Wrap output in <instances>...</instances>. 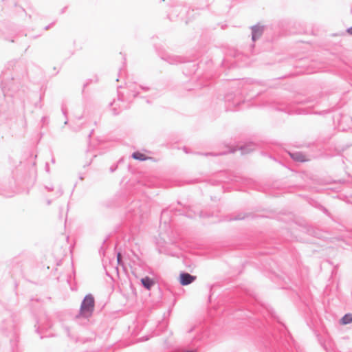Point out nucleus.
Masks as SVG:
<instances>
[{
    "mask_svg": "<svg viewBox=\"0 0 352 352\" xmlns=\"http://www.w3.org/2000/svg\"><path fill=\"white\" fill-rule=\"evenodd\" d=\"M253 150L251 144L245 145L242 148V154H247Z\"/></svg>",
    "mask_w": 352,
    "mask_h": 352,
    "instance_id": "obj_9",
    "label": "nucleus"
},
{
    "mask_svg": "<svg viewBox=\"0 0 352 352\" xmlns=\"http://www.w3.org/2000/svg\"><path fill=\"white\" fill-rule=\"evenodd\" d=\"M141 283L143 286L148 290L151 289V288L155 284V280L148 276L142 278L141 279Z\"/></svg>",
    "mask_w": 352,
    "mask_h": 352,
    "instance_id": "obj_5",
    "label": "nucleus"
},
{
    "mask_svg": "<svg viewBox=\"0 0 352 352\" xmlns=\"http://www.w3.org/2000/svg\"><path fill=\"white\" fill-rule=\"evenodd\" d=\"M254 85H256V86H265V85L261 84V83H256V84H254Z\"/></svg>",
    "mask_w": 352,
    "mask_h": 352,
    "instance_id": "obj_11",
    "label": "nucleus"
},
{
    "mask_svg": "<svg viewBox=\"0 0 352 352\" xmlns=\"http://www.w3.org/2000/svg\"><path fill=\"white\" fill-rule=\"evenodd\" d=\"M346 32L352 35V26L351 28H349L346 30Z\"/></svg>",
    "mask_w": 352,
    "mask_h": 352,
    "instance_id": "obj_10",
    "label": "nucleus"
},
{
    "mask_svg": "<svg viewBox=\"0 0 352 352\" xmlns=\"http://www.w3.org/2000/svg\"><path fill=\"white\" fill-rule=\"evenodd\" d=\"M117 88L118 89L122 88V86H118Z\"/></svg>",
    "mask_w": 352,
    "mask_h": 352,
    "instance_id": "obj_13",
    "label": "nucleus"
},
{
    "mask_svg": "<svg viewBox=\"0 0 352 352\" xmlns=\"http://www.w3.org/2000/svg\"><path fill=\"white\" fill-rule=\"evenodd\" d=\"M352 322V314H345L340 320V324L345 325Z\"/></svg>",
    "mask_w": 352,
    "mask_h": 352,
    "instance_id": "obj_7",
    "label": "nucleus"
},
{
    "mask_svg": "<svg viewBox=\"0 0 352 352\" xmlns=\"http://www.w3.org/2000/svg\"><path fill=\"white\" fill-rule=\"evenodd\" d=\"M132 157L135 160H140V161H144V160L150 159V157H146L145 154L142 153L138 152V151L133 153V155H132Z\"/></svg>",
    "mask_w": 352,
    "mask_h": 352,
    "instance_id": "obj_6",
    "label": "nucleus"
},
{
    "mask_svg": "<svg viewBox=\"0 0 352 352\" xmlns=\"http://www.w3.org/2000/svg\"><path fill=\"white\" fill-rule=\"evenodd\" d=\"M252 40L256 41L263 33L264 27L259 25H253L252 28Z\"/></svg>",
    "mask_w": 352,
    "mask_h": 352,
    "instance_id": "obj_3",
    "label": "nucleus"
},
{
    "mask_svg": "<svg viewBox=\"0 0 352 352\" xmlns=\"http://www.w3.org/2000/svg\"><path fill=\"white\" fill-rule=\"evenodd\" d=\"M197 279L195 276L190 275L188 273L183 272L179 274V283L183 285H188Z\"/></svg>",
    "mask_w": 352,
    "mask_h": 352,
    "instance_id": "obj_2",
    "label": "nucleus"
},
{
    "mask_svg": "<svg viewBox=\"0 0 352 352\" xmlns=\"http://www.w3.org/2000/svg\"><path fill=\"white\" fill-rule=\"evenodd\" d=\"M289 155L294 161L298 162H305L309 160L307 155L301 152L290 153Z\"/></svg>",
    "mask_w": 352,
    "mask_h": 352,
    "instance_id": "obj_4",
    "label": "nucleus"
},
{
    "mask_svg": "<svg viewBox=\"0 0 352 352\" xmlns=\"http://www.w3.org/2000/svg\"><path fill=\"white\" fill-rule=\"evenodd\" d=\"M50 25H47V26H46V27L45 28V30H48V29L50 28Z\"/></svg>",
    "mask_w": 352,
    "mask_h": 352,
    "instance_id": "obj_12",
    "label": "nucleus"
},
{
    "mask_svg": "<svg viewBox=\"0 0 352 352\" xmlns=\"http://www.w3.org/2000/svg\"><path fill=\"white\" fill-rule=\"evenodd\" d=\"M166 60L170 64H175V63L180 62V58L178 57H175V56H168V58L166 59Z\"/></svg>",
    "mask_w": 352,
    "mask_h": 352,
    "instance_id": "obj_8",
    "label": "nucleus"
},
{
    "mask_svg": "<svg viewBox=\"0 0 352 352\" xmlns=\"http://www.w3.org/2000/svg\"><path fill=\"white\" fill-rule=\"evenodd\" d=\"M94 309V298L89 294L84 298L80 306V315L83 317H89L91 315Z\"/></svg>",
    "mask_w": 352,
    "mask_h": 352,
    "instance_id": "obj_1",
    "label": "nucleus"
}]
</instances>
